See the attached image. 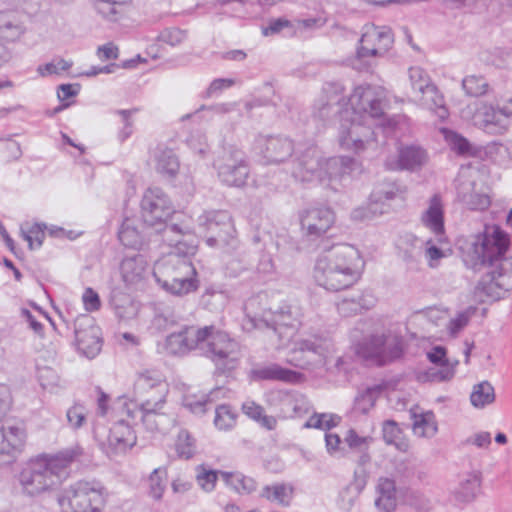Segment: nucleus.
<instances>
[{
    "label": "nucleus",
    "mask_w": 512,
    "mask_h": 512,
    "mask_svg": "<svg viewBox=\"0 0 512 512\" xmlns=\"http://www.w3.org/2000/svg\"><path fill=\"white\" fill-rule=\"evenodd\" d=\"M510 247V237L500 226H485L472 244V265L474 271L488 265L486 272L475 287V295L493 301L501 299L512 289V257L506 253Z\"/></svg>",
    "instance_id": "f257e3e1"
},
{
    "label": "nucleus",
    "mask_w": 512,
    "mask_h": 512,
    "mask_svg": "<svg viewBox=\"0 0 512 512\" xmlns=\"http://www.w3.org/2000/svg\"><path fill=\"white\" fill-rule=\"evenodd\" d=\"M238 343L225 331L215 326L195 328L183 326L172 332L165 339L164 349L167 354L182 356L194 349L209 359L215 366V376H229L240 364Z\"/></svg>",
    "instance_id": "f03ea898"
},
{
    "label": "nucleus",
    "mask_w": 512,
    "mask_h": 512,
    "mask_svg": "<svg viewBox=\"0 0 512 512\" xmlns=\"http://www.w3.org/2000/svg\"><path fill=\"white\" fill-rule=\"evenodd\" d=\"M351 111L339 112L340 127L338 140L342 149L359 154L365 144L375 141L374 130L365 123L367 117L381 118L385 115L382 97L371 85L356 87L349 97Z\"/></svg>",
    "instance_id": "7ed1b4c3"
},
{
    "label": "nucleus",
    "mask_w": 512,
    "mask_h": 512,
    "mask_svg": "<svg viewBox=\"0 0 512 512\" xmlns=\"http://www.w3.org/2000/svg\"><path fill=\"white\" fill-rule=\"evenodd\" d=\"M365 262L358 249L349 244H334L324 248L316 259L314 279L327 291L346 290L357 283Z\"/></svg>",
    "instance_id": "20e7f679"
},
{
    "label": "nucleus",
    "mask_w": 512,
    "mask_h": 512,
    "mask_svg": "<svg viewBox=\"0 0 512 512\" xmlns=\"http://www.w3.org/2000/svg\"><path fill=\"white\" fill-rule=\"evenodd\" d=\"M393 44L394 33L389 26L365 25L351 66L358 71H370L374 66L373 59L386 55Z\"/></svg>",
    "instance_id": "39448f33"
},
{
    "label": "nucleus",
    "mask_w": 512,
    "mask_h": 512,
    "mask_svg": "<svg viewBox=\"0 0 512 512\" xmlns=\"http://www.w3.org/2000/svg\"><path fill=\"white\" fill-rule=\"evenodd\" d=\"M107 491L98 481H77L61 493L56 501L62 512H101L105 506Z\"/></svg>",
    "instance_id": "423d86ee"
},
{
    "label": "nucleus",
    "mask_w": 512,
    "mask_h": 512,
    "mask_svg": "<svg viewBox=\"0 0 512 512\" xmlns=\"http://www.w3.org/2000/svg\"><path fill=\"white\" fill-rule=\"evenodd\" d=\"M356 354L366 362L383 367L401 359L404 346L401 338H395L392 343H388V336L376 333L364 337L356 345Z\"/></svg>",
    "instance_id": "0eeeda50"
},
{
    "label": "nucleus",
    "mask_w": 512,
    "mask_h": 512,
    "mask_svg": "<svg viewBox=\"0 0 512 512\" xmlns=\"http://www.w3.org/2000/svg\"><path fill=\"white\" fill-rule=\"evenodd\" d=\"M198 225L208 246L235 247L236 230L228 211H207L198 217Z\"/></svg>",
    "instance_id": "6e6552de"
},
{
    "label": "nucleus",
    "mask_w": 512,
    "mask_h": 512,
    "mask_svg": "<svg viewBox=\"0 0 512 512\" xmlns=\"http://www.w3.org/2000/svg\"><path fill=\"white\" fill-rule=\"evenodd\" d=\"M220 181L229 187H243L249 177L250 168L246 154L236 146L222 148L214 160Z\"/></svg>",
    "instance_id": "1a4fd4ad"
},
{
    "label": "nucleus",
    "mask_w": 512,
    "mask_h": 512,
    "mask_svg": "<svg viewBox=\"0 0 512 512\" xmlns=\"http://www.w3.org/2000/svg\"><path fill=\"white\" fill-rule=\"evenodd\" d=\"M332 350L333 341L330 336L323 333L311 334L294 343V348L290 352L289 363L301 369H306L311 365L323 364Z\"/></svg>",
    "instance_id": "9d476101"
},
{
    "label": "nucleus",
    "mask_w": 512,
    "mask_h": 512,
    "mask_svg": "<svg viewBox=\"0 0 512 512\" xmlns=\"http://www.w3.org/2000/svg\"><path fill=\"white\" fill-rule=\"evenodd\" d=\"M75 345L79 354L95 358L103 345L101 329L89 314H81L74 321Z\"/></svg>",
    "instance_id": "9b49d317"
},
{
    "label": "nucleus",
    "mask_w": 512,
    "mask_h": 512,
    "mask_svg": "<svg viewBox=\"0 0 512 512\" xmlns=\"http://www.w3.org/2000/svg\"><path fill=\"white\" fill-rule=\"evenodd\" d=\"M45 465L36 456L22 469L18 479L25 494L34 497L51 493L59 487L53 479L55 476H51Z\"/></svg>",
    "instance_id": "f8f14e48"
},
{
    "label": "nucleus",
    "mask_w": 512,
    "mask_h": 512,
    "mask_svg": "<svg viewBox=\"0 0 512 512\" xmlns=\"http://www.w3.org/2000/svg\"><path fill=\"white\" fill-rule=\"evenodd\" d=\"M175 213L168 196L160 188H149L141 200V216L143 222L157 228Z\"/></svg>",
    "instance_id": "ddd939ff"
},
{
    "label": "nucleus",
    "mask_w": 512,
    "mask_h": 512,
    "mask_svg": "<svg viewBox=\"0 0 512 512\" xmlns=\"http://www.w3.org/2000/svg\"><path fill=\"white\" fill-rule=\"evenodd\" d=\"M83 454V448L79 445H74L56 453L39 454L37 458L42 464H46V470L51 476H55L53 479L60 486L69 476L71 465L79 461Z\"/></svg>",
    "instance_id": "4468645a"
},
{
    "label": "nucleus",
    "mask_w": 512,
    "mask_h": 512,
    "mask_svg": "<svg viewBox=\"0 0 512 512\" xmlns=\"http://www.w3.org/2000/svg\"><path fill=\"white\" fill-rule=\"evenodd\" d=\"M299 219L303 236L315 240L332 227L335 214L330 207L315 206L302 210Z\"/></svg>",
    "instance_id": "2eb2a0df"
},
{
    "label": "nucleus",
    "mask_w": 512,
    "mask_h": 512,
    "mask_svg": "<svg viewBox=\"0 0 512 512\" xmlns=\"http://www.w3.org/2000/svg\"><path fill=\"white\" fill-rule=\"evenodd\" d=\"M254 149L266 164H276L292 156L294 143L290 138L281 135H258L254 141Z\"/></svg>",
    "instance_id": "dca6fc26"
},
{
    "label": "nucleus",
    "mask_w": 512,
    "mask_h": 512,
    "mask_svg": "<svg viewBox=\"0 0 512 512\" xmlns=\"http://www.w3.org/2000/svg\"><path fill=\"white\" fill-rule=\"evenodd\" d=\"M94 435L102 450L109 456L125 453L132 448L137 441L132 427L124 420H119L109 429L106 441L98 439L97 432Z\"/></svg>",
    "instance_id": "f3484780"
},
{
    "label": "nucleus",
    "mask_w": 512,
    "mask_h": 512,
    "mask_svg": "<svg viewBox=\"0 0 512 512\" xmlns=\"http://www.w3.org/2000/svg\"><path fill=\"white\" fill-rule=\"evenodd\" d=\"M27 439L23 424L5 427L0 423V464H12L23 451Z\"/></svg>",
    "instance_id": "a211bd4d"
},
{
    "label": "nucleus",
    "mask_w": 512,
    "mask_h": 512,
    "mask_svg": "<svg viewBox=\"0 0 512 512\" xmlns=\"http://www.w3.org/2000/svg\"><path fill=\"white\" fill-rule=\"evenodd\" d=\"M323 158L314 145L300 151L293 160L292 174L303 182L318 181Z\"/></svg>",
    "instance_id": "6ab92c4d"
},
{
    "label": "nucleus",
    "mask_w": 512,
    "mask_h": 512,
    "mask_svg": "<svg viewBox=\"0 0 512 512\" xmlns=\"http://www.w3.org/2000/svg\"><path fill=\"white\" fill-rule=\"evenodd\" d=\"M401 186L393 182H383L374 188L370 195L371 203L367 208H357L352 212V218L357 220H370L377 214V205L387 200H392L398 193H402Z\"/></svg>",
    "instance_id": "aec40b11"
},
{
    "label": "nucleus",
    "mask_w": 512,
    "mask_h": 512,
    "mask_svg": "<svg viewBox=\"0 0 512 512\" xmlns=\"http://www.w3.org/2000/svg\"><path fill=\"white\" fill-rule=\"evenodd\" d=\"M298 322L299 320L297 309L287 303H283L282 305L278 306L275 310L270 309V317H264L259 319L255 323V326L258 328H269L273 330L274 333L279 334L281 336L282 332L280 331V329H295L296 324Z\"/></svg>",
    "instance_id": "412c9836"
},
{
    "label": "nucleus",
    "mask_w": 512,
    "mask_h": 512,
    "mask_svg": "<svg viewBox=\"0 0 512 512\" xmlns=\"http://www.w3.org/2000/svg\"><path fill=\"white\" fill-rule=\"evenodd\" d=\"M250 379L253 381H279L288 384H298L304 380L301 372L282 367L277 363L254 368L250 371Z\"/></svg>",
    "instance_id": "4be33fe9"
},
{
    "label": "nucleus",
    "mask_w": 512,
    "mask_h": 512,
    "mask_svg": "<svg viewBox=\"0 0 512 512\" xmlns=\"http://www.w3.org/2000/svg\"><path fill=\"white\" fill-rule=\"evenodd\" d=\"M358 166V162L350 156H335L323 159L318 182L326 180H343L349 176Z\"/></svg>",
    "instance_id": "5701e85b"
},
{
    "label": "nucleus",
    "mask_w": 512,
    "mask_h": 512,
    "mask_svg": "<svg viewBox=\"0 0 512 512\" xmlns=\"http://www.w3.org/2000/svg\"><path fill=\"white\" fill-rule=\"evenodd\" d=\"M160 276V281H173L187 275H198L192 260H185L176 255H168L159 263L154 271Z\"/></svg>",
    "instance_id": "b1692460"
},
{
    "label": "nucleus",
    "mask_w": 512,
    "mask_h": 512,
    "mask_svg": "<svg viewBox=\"0 0 512 512\" xmlns=\"http://www.w3.org/2000/svg\"><path fill=\"white\" fill-rule=\"evenodd\" d=\"M479 111L483 117L482 122L485 132L502 135L507 131L509 117L512 112L491 104L482 105Z\"/></svg>",
    "instance_id": "393cba45"
},
{
    "label": "nucleus",
    "mask_w": 512,
    "mask_h": 512,
    "mask_svg": "<svg viewBox=\"0 0 512 512\" xmlns=\"http://www.w3.org/2000/svg\"><path fill=\"white\" fill-rule=\"evenodd\" d=\"M421 221L438 237L439 242H443L445 234L444 207L440 194H434L430 198L428 208L423 213Z\"/></svg>",
    "instance_id": "a878e982"
},
{
    "label": "nucleus",
    "mask_w": 512,
    "mask_h": 512,
    "mask_svg": "<svg viewBox=\"0 0 512 512\" xmlns=\"http://www.w3.org/2000/svg\"><path fill=\"white\" fill-rule=\"evenodd\" d=\"M156 282L166 292L175 296H185L198 290L200 281L198 275H187L185 277H179L175 282L173 281H160V276L157 273H153Z\"/></svg>",
    "instance_id": "bb28decb"
},
{
    "label": "nucleus",
    "mask_w": 512,
    "mask_h": 512,
    "mask_svg": "<svg viewBox=\"0 0 512 512\" xmlns=\"http://www.w3.org/2000/svg\"><path fill=\"white\" fill-rule=\"evenodd\" d=\"M481 483L482 473L480 471L468 473L455 490V499L465 503L473 501L480 493Z\"/></svg>",
    "instance_id": "cd10ccee"
},
{
    "label": "nucleus",
    "mask_w": 512,
    "mask_h": 512,
    "mask_svg": "<svg viewBox=\"0 0 512 512\" xmlns=\"http://www.w3.org/2000/svg\"><path fill=\"white\" fill-rule=\"evenodd\" d=\"M110 306L120 320H130L138 313V306L132 297L121 291H113L110 297Z\"/></svg>",
    "instance_id": "c85d7f7f"
},
{
    "label": "nucleus",
    "mask_w": 512,
    "mask_h": 512,
    "mask_svg": "<svg viewBox=\"0 0 512 512\" xmlns=\"http://www.w3.org/2000/svg\"><path fill=\"white\" fill-rule=\"evenodd\" d=\"M180 169V162L172 149L165 148L156 154V171L165 179L172 181Z\"/></svg>",
    "instance_id": "c756f323"
},
{
    "label": "nucleus",
    "mask_w": 512,
    "mask_h": 512,
    "mask_svg": "<svg viewBox=\"0 0 512 512\" xmlns=\"http://www.w3.org/2000/svg\"><path fill=\"white\" fill-rule=\"evenodd\" d=\"M221 478L226 486L241 495H249L257 490L258 484L252 477L241 472H221Z\"/></svg>",
    "instance_id": "7c9ffc66"
},
{
    "label": "nucleus",
    "mask_w": 512,
    "mask_h": 512,
    "mask_svg": "<svg viewBox=\"0 0 512 512\" xmlns=\"http://www.w3.org/2000/svg\"><path fill=\"white\" fill-rule=\"evenodd\" d=\"M427 160V153L419 146L410 145L399 150L398 165L403 170L413 171Z\"/></svg>",
    "instance_id": "2f4dec72"
},
{
    "label": "nucleus",
    "mask_w": 512,
    "mask_h": 512,
    "mask_svg": "<svg viewBox=\"0 0 512 512\" xmlns=\"http://www.w3.org/2000/svg\"><path fill=\"white\" fill-rule=\"evenodd\" d=\"M378 498L375 505L384 512H391L396 506V485L393 479L381 477L378 481Z\"/></svg>",
    "instance_id": "473e14b6"
},
{
    "label": "nucleus",
    "mask_w": 512,
    "mask_h": 512,
    "mask_svg": "<svg viewBox=\"0 0 512 512\" xmlns=\"http://www.w3.org/2000/svg\"><path fill=\"white\" fill-rule=\"evenodd\" d=\"M420 95L423 105L436 111L439 118L446 119L448 117L449 113L444 103V97L435 84L431 83Z\"/></svg>",
    "instance_id": "72a5a7b5"
},
{
    "label": "nucleus",
    "mask_w": 512,
    "mask_h": 512,
    "mask_svg": "<svg viewBox=\"0 0 512 512\" xmlns=\"http://www.w3.org/2000/svg\"><path fill=\"white\" fill-rule=\"evenodd\" d=\"M297 33V24L294 19L290 20L285 17L270 18L267 25L262 27L264 36L283 35L284 37H293Z\"/></svg>",
    "instance_id": "f704fd0d"
},
{
    "label": "nucleus",
    "mask_w": 512,
    "mask_h": 512,
    "mask_svg": "<svg viewBox=\"0 0 512 512\" xmlns=\"http://www.w3.org/2000/svg\"><path fill=\"white\" fill-rule=\"evenodd\" d=\"M118 239L126 248L139 250L143 245V237L131 219L126 218L119 230Z\"/></svg>",
    "instance_id": "c9c22d12"
},
{
    "label": "nucleus",
    "mask_w": 512,
    "mask_h": 512,
    "mask_svg": "<svg viewBox=\"0 0 512 512\" xmlns=\"http://www.w3.org/2000/svg\"><path fill=\"white\" fill-rule=\"evenodd\" d=\"M46 229L44 223L25 222L20 226V235L28 242L30 250L39 249L44 242Z\"/></svg>",
    "instance_id": "e433bc0d"
},
{
    "label": "nucleus",
    "mask_w": 512,
    "mask_h": 512,
    "mask_svg": "<svg viewBox=\"0 0 512 512\" xmlns=\"http://www.w3.org/2000/svg\"><path fill=\"white\" fill-rule=\"evenodd\" d=\"M293 489L286 486L285 484H274L266 485L260 496L267 499L272 503H276L281 506H288L292 498Z\"/></svg>",
    "instance_id": "4c0bfd02"
},
{
    "label": "nucleus",
    "mask_w": 512,
    "mask_h": 512,
    "mask_svg": "<svg viewBox=\"0 0 512 512\" xmlns=\"http://www.w3.org/2000/svg\"><path fill=\"white\" fill-rule=\"evenodd\" d=\"M23 27L18 23L14 13L0 11V36L8 41H14L23 34Z\"/></svg>",
    "instance_id": "58836bf2"
},
{
    "label": "nucleus",
    "mask_w": 512,
    "mask_h": 512,
    "mask_svg": "<svg viewBox=\"0 0 512 512\" xmlns=\"http://www.w3.org/2000/svg\"><path fill=\"white\" fill-rule=\"evenodd\" d=\"M237 412L230 404H221L215 408L214 425L217 429L227 431L236 425Z\"/></svg>",
    "instance_id": "ea45409f"
},
{
    "label": "nucleus",
    "mask_w": 512,
    "mask_h": 512,
    "mask_svg": "<svg viewBox=\"0 0 512 512\" xmlns=\"http://www.w3.org/2000/svg\"><path fill=\"white\" fill-rule=\"evenodd\" d=\"M494 400V388L488 381L475 385L470 395L471 404L476 408H483L494 402Z\"/></svg>",
    "instance_id": "a19ab883"
},
{
    "label": "nucleus",
    "mask_w": 512,
    "mask_h": 512,
    "mask_svg": "<svg viewBox=\"0 0 512 512\" xmlns=\"http://www.w3.org/2000/svg\"><path fill=\"white\" fill-rule=\"evenodd\" d=\"M167 485V469L165 467L155 468L148 478V493L155 499H161Z\"/></svg>",
    "instance_id": "79ce46f5"
},
{
    "label": "nucleus",
    "mask_w": 512,
    "mask_h": 512,
    "mask_svg": "<svg viewBox=\"0 0 512 512\" xmlns=\"http://www.w3.org/2000/svg\"><path fill=\"white\" fill-rule=\"evenodd\" d=\"M177 456L181 459H191L196 453L194 437L185 429L179 431L175 442Z\"/></svg>",
    "instance_id": "37998d69"
},
{
    "label": "nucleus",
    "mask_w": 512,
    "mask_h": 512,
    "mask_svg": "<svg viewBox=\"0 0 512 512\" xmlns=\"http://www.w3.org/2000/svg\"><path fill=\"white\" fill-rule=\"evenodd\" d=\"M442 133L451 150L458 155H468L471 153V144L463 135L449 128H442Z\"/></svg>",
    "instance_id": "c03bdc74"
},
{
    "label": "nucleus",
    "mask_w": 512,
    "mask_h": 512,
    "mask_svg": "<svg viewBox=\"0 0 512 512\" xmlns=\"http://www.w3.org/2000/svg\"><path fill=\"white\" fill-rule=\"evenodd\" d=\"M219 390L211 391L206 394H202L201 396H187L184 399L183 405L185 408L190 410L192 413L197 415H203L205 414L208 409L209 405H211L214 402L213 395L217 393Z\"/></svg>",
    "instance_id": "a18cd8bd"
},
{
    "label": "nucleus",
    "mask_w": 512,
    "mask_h": 512,
    "mask_svg": "<svg viewBox=\"0 0 512 512\" xmlns=\"http://www.w3.org/2000/svg\"><path fill=\"white\" fill-rule=\"evenodd\" d=\"M135 386L140 391L163 388V376L161 372L156 369L145 370L139 373Z\"/></svg>",
    "instance_id": "49530a36"
},
{
    "label": "nucleus",
    "mask_w": 512,
    "mask_h": 512,
    "mask_svg": "<svg viewBox=\"0 0 512 512\" xmlns=\"http://www.w3.org/2000/svg\"><path fill=\"white\" fill-rule=\"evenodd\" d=\"M358 452L360 455L356 460L358 467L354 471V486L356 489L360 491L365 487L367 483L369 473L366 469V465H368L371 462V455L369 452V448H363Z\"/></svg>",
    "instance_id": "de8ad7c7"
},
{
    "label": "nucleus",
    "mask_w": 512,
    "mask_h": 512,
    "mask_svg": "<svg viewBox=\"0 0 512 512\" xmlns=\"http://www.w3.org/2000/svg\"><path fill=\"white\" fill-rule=\"evenodd\" d=\"M414 432L421 436H433L437 432V426L433 421L432 412L412 415Z\"/></svg>",
    "instance_id": "09e8293b"
},
{
    "label": "nucleus",
    "mask_w": 512,
    "mask_h": 512,
    "mask_svg": "<svg viewBox=\"0 0 512 512\" xmlns=\"http://www.w3.org/2000/svg\"><path fill=\"white\" fill-rule=\"evenodd\" d=\"M121 270L123 277L126 280L133 281L134 279L141 277L144 272L143 256L136 255L134 257L125 258L121 263Z\"/></svg>",
    "instance_id": "8fccbe9b"
},
{
    "label": "nucleus",
    "mask_w": 512,
    "mask_h": 512,
    "mask_svg": "<svg viewBox=\"0 0 512 512\" xmlns=\"http://www.w3.org/2000/svg\"><path fill=\"white\" fill-rule=\"evenodd\" d=\"M488 83L482 76L469 75L462 81V87L465 93L471 97H480L486 94Z\"/></svg>",
    "instance_id": "3c124183"
},
{
    "label": "nucleus",
    "mask_w": 512,
    "mask_h": 512,
    "mask_svg": "<svg viewBox=\"0 0 512 512\" xmlns=\"http://www.w3.org/2000/svg\"><path fill=\"white\" fill-rule=\"evenodd\" d=\"M222 471L207 469L204 465L197 467L196 481L198 485L205 490L210 492L215 488L218 476H221Z\"/></svg>",
    "instance_id": "603ef678"
},
{
    "label": "nucleus",
    "mask_w": 512,
    "mask_h": 512,
    "mask_svg": "<svg viewBox=\"0 0 512 512\" xmlns=\"http://www.w3.org/2000/svg\"><path fill=\"white\" fill-rule=\"evenodd\" d=\"M155 229L157 233L162 235V241L170 246H172L174 242H179L180 237L184 235L180 225L168 223V220L163 221V224Z\"/></svg>",
    "instance_id": "864d4df0"
},
{
    "label": "nucleus",
    "mask_w": 512,
    "mask_h": 512,
    "mask_svg": "<svg viewBox=\"0 0 512 512\" xmlns=\"http://www.w3.org/2000/svg\"><path fill=\"white\" fill-rule=\"evenodd\" d=\"M68 425L73 430H79L87 420V409L83 404L75 403L66 412Z\"/></svg>",
    "instance_id": "5fc2aeb1"
},
{
    "label": "nucleus",
    "mask_w": 512,
    "mask_h": 512,
    "mask_svg": "<svg viewBox=\"0 0 512 512\" xmlns=\"http://www.w3.org/2000/svg\"><path fill=\"white\" fill-rule=\"evenodd\" d=\"M382 385L367 387L364 392L356 398V403L362 413H367L376 402L377 396L383 391Z\"/></svg>",
    "instance_id": "6e6d98bb"
},
{
    "label": "nucleus",
    "mask_w": 512,
    "mask_h": 512,
    "mask_svg": "<svg viewBox=\"0 0 512 512\" xmlns=\"http://www.w3.org/2000/svg\"><path fill=\"white\" fill-rule=\"evenodd\" d=\"M409 79L414 92L421 94L432 82L428 73L421 67L409 69Z\"/></svg>",
    "instance_id": "4d7b16f0"
},
{
    "label": "nucleus",
    "mask_w": 512,
    "mask_h": 512,
    "mask_svg": "<svg viewBox=\"0 0 512 512\" xmlns=\"http://www.w3.org/2000/svg\"><path fill=\"white\" fill-rule=\"evenodd\" d=\"M128 414L133 419L139 418L145 428L150 432L160 430L159 419L164 417L163 413L155 412H131L128 410Z\"/></svg>",
    "instance_id": "13d9d810"
},
{
    "label": "nucleus",
    "mask_w": 512,
    "mask_h": 512,
    "mask_svg": "<svg viewBox=\"0 0 512 512\" xmlns=\"http://www.w3.org/2000/svg\"><path fill=\"white\" fill-rule=\"evenodd\" d=\"M177 323L176 317L170 309L156 311L152 319V327L157 331H165Z\"/></svg>",
    "instance_id": "bf43d9fd"
},
{
    "label": "nucleus",
    "mask_w": 512,
    "mask_h": 512,
    "mask_svg": "<svg viewBox=\"0 0 512 512\" xmlns=\"http://www.w3.org/2000/svg\"><path fill=\"white\" fill-rule=\"evenodd\" d=\"M187 37L185 30L178 27L166 28L160 32L158 40L172 47L181 44Z\"/></svg>",
    "instance_id": "052dcab7"
},
{
    "label": "nucleus",
    "mask_w": 512,
    "mask_h": 512,
    "mask_svg": "<svg viewBox=\"0 0 512 512\" xmlns=\"http://www.w3.org/2000/svg\"><path fill=\"white\" fill-rule=\"evenodd\" d=\"M344 440L351 449L360 451L363 448H369L373 439L369 436H359L354 429H349Z\"/></svg>",
    "instance_id": "680f3d73"
},
{
    "label": "nucleus",
    "mask_w": 512,
    "mask_h": 512,
    "mask_svg": "<svg viewBox=\"0 0 512 512\" xmlns=\"http://www.w3.org/2000/svg\"><path fill=\"white\" fill-rule=\"evenodd\" d=\"M73 65L72 61H66L63 58L58 59L56 62L46 63L38 67V72L42 76L58 74L60 71H67Z\"/></svg>",
    "instance_id": "e2e57ef3"
},
{
    "label": "nucleus",
    "mask_w": 512,
    "mask_h": 512,
    "mask_svg": "<svg viewBox=\"0 0 512 512\" xmlns=\"http://www.w3.org/2000/svg\"><path fill=\"white\" fill-rule=\"evenodd\" d=\"M84 308L87 312H95L101 308L99 294L91 287H87L82 295Z\"/></svg>",
    "instance_id": "0e129e2a"
},
{
    "label": "nucleus",
    "mask_w": 512,
    "mask_h": 512,
    "mask_svg": "<svg viewBox=\"0 0 512 512\" xmlns=\"http://www.w3.org/2000/svg\"><path fill=\"white\" fill-rule=\"evenodd\" d=\"M165 403H166V396H165V394H161L158 399L143 400L138 405L137 409L134 412L162 413L161 410L163 409Z\"/></svg>",
    "instance_id": "69168bd1"
},
{
    "label": "nucleus",
    "mask_w": 512,
    "mask_h": 512,
    "mask_svg": "<svg viewBox=\"0 0 512 512\" xmlns=\"http://www.w3.org/2000/svg\"><path fill=\"white\" fill-rule=\"evenodd\" d=\"M455 374L453 367H442L441 369L431 368L424 373L427 381L443 382L453 378Z\"/></svg>",
    "instance_id": "338daca9"
},
{
    "label": "nucleus",
    "mask_w": 512,
    "mask_h": 512,
    "mask_svg": "<svg viewBox=\"0 0 512 512\" xmlns=\"http://www.w3.org/2000/svg\"><path fill=\"white\" fill-rule=\"evenodd\" d=\"M382 434L387 444H394L401 434V429L394 420H386L383 422Z\"/></svg>",
    "instance_id": "774afa93"
}]
</instances>
